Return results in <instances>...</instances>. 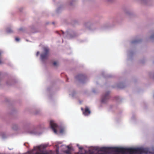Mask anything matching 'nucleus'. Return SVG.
<instances>
[{"instance_id": "obj_1", "label": "nucleus", "mask_w": 154, "mask_h": 154, "mask_svg": "<svg viewBox=\"0 0 154 154\" xmlns=\"http://www.w3.org/2000/svg\"><path fill=\"white\" fill-rule=\"evenodd\" d=\"M49 49L46 47L44 48V51L41 55V58L42 60L44 61L48 58L49 56Z\"/></svg>"}, {"instance_id": "obj_2", "label": "nucleus", "mask_w": 154, "mask_h": 154, "mask_svg": "<svg viewBox=\"0 0 154 154\" xmlns=\"http://www.w3.org/2000/svg\"><path fill=\"white\" fill-rule=\"evenodd\" d=\"M50 125L54 132L55 134H57V130L56 129L58 127L57 125L55 123L54 121H50Z\"/></svg>"}, {"instance_id": "obj_3", "label": "nucleus", "mask_w": 154, "mask_h": 154, "mask_svg": "<svg viewBox=\"0 0 154 154\" xmlns=\"http://www.w3.org/2000/svg\"><path fill=\"white\" fill-rule=\"evenodd\" d=\"M109 92H107L102 97V102L103 103H105L109 98Z\"/></svg>"}, {"instance_id": "obj_4", "label": "nucleus", "mask_w": 154, "mask_h": 154, "mask_svg": "<svg viewBox=\"0 0 154 154\" xmlns=\"http://www.w3.org/2000/svg\"><path fill=\"white\" fill-rule=\"evenodd\" d=\"M79 146V145H78ZM79 149V152L77 154H87V151L84 148L81 146H78Z\"/></svg>"}, {"instance_id": "obj_5", "label": "nucleus", "mask_w": 154, "mask_h": 154, "mask_svg": "<svg viewBox=\"0 0 154 154\" xmlns=\"http://www.w3.org/2000/svg\"><path fill=\"white\" fill-rule=\"evenodd\" d=\"M85 78V76L82 74H79L75 77V79L81 81L83 80Z\"/></svg>"}, {"instance_id": "obj_6", "label": "nucleus", "mask_w": 154, "mask_h": 154, "mask_svg": "<svg viewBox=\"0 0 154 154\" xmlns=\"http://www.w3.org/2000/svg\"><path fill=\"white\" fill-rule=\"evenodd\" d=\"M81 109L82 111L83 114L85 116L87 115V107H85L84 110L82 108H81Z\"/></svg>"}, {"instance_id": "obj_7", "label": "nucleus", "mask_w": 154, "mask_h": 154, "mask_svg": "<svg viewBox=\"0 0 154 154\" xmlns=\"http://www.w3.org/2000/svg\"><path fill=\"white\" fill-rule=\"evenodd\" d=\"M65 152L66 154H71L70 150H67L65 151Z\"/></svg>"}, {"instance_id": "obj_8", "label": "nucleus", "mask_w": 154, "mask_h": 154, "mask_svg": "<svg viewBox=\"0 0 154 154\" xmlns=\"http://www.w3.org/2000/svg\"><path fill=\"white\" fill-rule=\"evenodd\" d=\"M7 31L8 33H11L12 32V30L10 29H8L7 30Z\"/></svg>"}, {"instance_id": "obj_9", "label": "nucleus", "mask_w": 154, "mask_h": 154, "mask_svg": "<svg viewBox=\"0 0 154 154\" xmlns=\"http://www.w3.org/2000/svg\"><path fill=\"white\" fill-rule=\"evenodd\" d=\"M64 130L63 128H61L60 130V133H63L64 132Z\"/></svg>"}, {"instance_id": "obj_10", "label": "nucleus", "mask_w": 154, "mask_h": 154, "mask_svg": "<svg viewBox=\"0 0 154 154\" xmlns=\"http://www.w3.org/2000/svg\"><path fill=\"white\" fill-rule=\"evenodd\" d=\"M91 113V112L89 109L87 108V116L88 114H89Z\"/></svg>"}, {"instance_id": "obj_11", "label": "nucleus", "mask_w": 154, "mask_h": 154, "mask_svg": "<svg viewBox=\"0 0 154 154\" xmlns=\"http://www.w3.org/2000/svg\"><path fill=\"white\" fill-rule=\"evenodd\" d=\"M59 148H57L56 149V153H57L58 154V152H59Z\"/></svg>"}, {"instance_id": "obj_12", "label": "nucleus", "mask_w": 154, "mask_h": 154, "mask_svg": "<svg viewBox=\"0 0 154 154\" xmlns=\"http://www.w3.org/2000/svg\"><path fill=\"white\" fill-rule=\"evenodd\" d=\"M53 65L54 66H56L57 65V63L56 62H54V63H53Z\"/></svg>"}, {"instance_id": "obj_13", "label": "nucleus", "mask_w": 154, "mask_h": 154, "mask_svg": "<svg viewBox=\"0 0 154 154\" xmlns=\"http://www.w3.org/2000/svg\"><path fill=\"white\" fill-rule=\"evenodd\" d=\"M15 40H16L17 41H19L20 39L19 38H17V37H16V38H15Z\"/></svg>"}, {"instance_id": "obj_14", "label": "nucleus", "mask_w": 154, "mask_h": 154, "mask_svg": "<svg viewBox=\"0 0 154 154\" xmlns=\"http://www.w3.org/2000/svg\"><path fill=\"white\" fill-rule=\"evenodd\" d=\"M39 54V52L38 51L36 53V56H38Z\"/></svg>"}, {"instance_id": "obj_15", "label": "nucleus", "mask_w": 154, "mask_h": 154, "mask_svg": "<svg viewBox=\"0 0 154 154\" xmlns=\"http://www.w3.org/2000/svg\"><path fill=\"white\" fill-rule=\"evenodd\" d=\"M67 147L68 148V149H69H69H70V147H69V146H67Z\"/></svg>"}, {"instance_id": "obj_16", "label": "nucleus", "mask_w": 154, "mask_h": 154, "mask_svg": "<svg viewBox=\"0 0 154 154\" xmlns=\"http://www.w3.org/2000/svg\"><path fill=\"white\" fill-rule=\"evenodd\" d=\"M23 30V29L22 28H20V29H19V31H22Z\"/></svg>"}, {"instance_id": "obj_17", "label": "nucleus", "mask_w": 154, "mask_h": 154, "mask_svg": "<svg viewBox=\"0 0 154 154\" xmlns=\"http://www.w3.org/2000/svg\"><path fill=\"white\" fill-rule=\"evenodd\" d=\"M154 37V35H152L151 36V38H153Z\"/></svg>"}, {"instance_id": "obj_18", "label": "nucleus", "mask_w": 154, "mask_h": 154, "mask_svg": "<svg viewBox=\"0 0 154 154\" xmlns=\"http://www.w3.org/2000/svg\"><path fill=\"white\" fill-rule=\"evenodd\" d=\"M136 41H132V43H134Z\"/></svg>"}, {"instance_id": "obj_19", "label": "nucleus", "mask_w": 154, "mask_h": 154, "mask_svg": "<svg viewBox=\"0 0 154 154\" xmlns=\"http://www.w3.org/2000/svg\"><path fill=\"white\" fill-rule=\"evenodd\" d=\"M52 23L53 24H54V22H52Z\"/></svg>"}]
</instances>
